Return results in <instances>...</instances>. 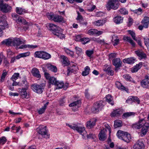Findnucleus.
Instances as JSON below:
<instances>
[{
  "label": "nucleus",
  "instance_id": "f257e3e1",
  "mask_svg": "<svg viewBox=\"0 0 149 149\" xmlns=\"http://www.w3.org/2000/svg\"><path fill=\"white\" fill-rule=\"evenodd\" d=\"M117 135L119 138L127 143L130 142L131 139L130 135L127 132L120 130L118 131Z\"/></svg>",
  "mask_w": 149,
  "mask_h": 149
},
{
  "label": "nucleus",
  "instance_id": "f03ea898",
  "mask_svg": "<svg viewBox=\"0 0 149 149\" xmlns=\"http://www.w3.org/2000/svg\"><path fill=\"white\" fill-rule=\"evenodd\" d=\"M119 5V4L118 0H109L106 6L107 10H109L111 9H117Z\"/></svg>",
  "mask_w": 149,
  "mask_h": 149
},
{
  "label": "nucleus",
  "instance_id": "7ed1b4c3",
  "mask_svg": "<svg viewBox=\"0 0 149 149\" xmlns=\"http://www.w3.org/2000/svg\"><path fill=\"white\" fill-rule=\"evenodd\" d=\"M2 0H0V10L3 13H7L10 12L12 7L8 4L4 3Z\"/></svg>",
  "mask_w": 149,
  "mask_h": 149
},
{
  "label": "nucleus",
  "instance_id": "20e7f679",
  "mask_svg": "<svg viewBox=\"0 0 149 149\" xmlns=\"http://www.w3.org/2000/svg\"><path fill=\"white\" fill-rule=\"evenodd\" d=\"M34 56L36 57L42 58L45 60L48 59L51 57V56L49 54L45 52L40 51L36 52L34 53Z\"/></svg>",
  "mask_w": 149,
  "mask_h": 149
},
{
  "label": "nucleus",
  "instance_id": "39448f33",
  "mask_svg": "<svg viewBox=\"0 0 149 149\" xmlns=\"http://www.w3.org/2000/svg\"><path fill=\"white\" fill-rule=\"evenodd\" d=\"M103 102L102 101H99L95 103L91 110L93 113H95L98 112L99 110H101L104 106Z\"/></svg>",
  "mask_w": 149,
  "mask_h": 149
},
{
  "label": "nucleus",
  "instance_id": "423d86ee",
  "mask_svg": "<svg viewBox=\"0 0 149 149\" xmlns=\"http://www.w3.org/2000/svg\"><path fill=\"white\" fill-rule=\"evenodd\" d=\"M44 86L34 84L31 86V88L34 92L38 93H41L43 92Z\"/></svg>",
  "mask_w": 149,
  "mask_h": 149
},
{
  "label": "nucleus",
  "instance_id": "0eeeda50",
  "mask_svg": "<svg viewBox=\"0 0 149 149\" xmlns=\"http://www.w3.org/2000/svg\"><path fill=\"white\" fill-rule=\"evenodd\" d=\"M46 27L49 30L52 31L54 34V32H56L57 31H59L61 28L56 25L53 24L48 23L46 24Z\"/></svg>",
  "mask_w": 149,
  "mask_h": 149
},
{
  "label": "nucleus",
  "instance_id": "6e6552de",
  "mask_svg": "<svg viewBox=\"0 0 149 149\" xmlns=\"http://www.w3.org/2000/svg\"><path fill=\"white\" fill-rule=\"evenodd\" d=\"M38 133L44 138H49V136L48 134V133L46 130V126L40 127Z\"/></svg>",
  "mask_w": 149,
  "mask_h": 149
},
{
  "label": "nucleus",
  "instance_id": "1a4fd4ad",
  "mask_svg": "<svg viewBox=\"0 0 149 149\" xmlns=\"http://www.w3.org/2000/svg\"><path fill=\"white\" fill-rule=\"evenodd\" d=\"M112 64L115 66V70L117 71L119 67L122 65V62L120 59L118 58L114 59L112 61Z\"/></svg>",
  "mask_w": 149,
  "mask_h": 149
},
{
  "label": "nucleus",
  "instance_id": "9d476101",
  "mask_svg": "<svg viewBox=\"0 0 149 149\" xmlns=\"http://www.w3.org/2000/svg\"><path fill=\"white\" fill-rule=\"evenodd\" d=\"M107 130L105 129L101 130L98 135L99 139L100 141H104L107 139Z\"/></svg>",
  "mask_w": 149,
  "mask_h": 149
},
{
  "label": "nucleus",
  "instance_id": "9b49d317",
  "mask_svg": "<svg viewBox=\"0 0 149 149\" xmlns=\"http://www.w3.org/2000/svg\"><path fill=\"white\" fill-rule=\"evenodd\" d=\"M102 32V31H98L97 30L91 29L88 31L87 33L91 36H99L101 35Z\"/></svg>",
  "mask_w": 149,
  "mask_h": 149
},
{
  "label": "nucleus",
  "instance_id": "f8f14e48",
  "mask_svg": "<svg viewBox=\"0 0 149 149\" xmlns=\"http://www.w3.org/2000/svg\"><path fill=\"white\" fill-rule=\"evenodd\" d=\"M149 127V123H145L141 130L140 135L141 136H143L146 134Z\"/></svg>",
  "mask_w": 149,
  "mask_h": 149
},
{
  "label": "nucleus",
  "instance_id": "ddd939ff",
  "mask_svg": "<svg viewBox=\"0 0 149 149\" xmlns=\"http://www.w3.org/2000/svg\"><path fill=\"white\" fill-rule=\"evenodd\" d=\"M76 130L84 137V138L87 135L86 132L85 131V128L84 127L78 126Z\"/></svg>",
  "mask_w": 149,
  "mask_h": 149
},
{
  "label": "nucleus",
  "instance_id": "4468645a",
  "mask_svg": "<svg viewBox=\"0 0 149 149\" xmlns=\"http://www.w3.org/2000/svg\"><path fill=\"white\" fill-rule=\"evenodd\" d=\"M25 41H22L19 38H16L12 40V45L18 46L20 44L24 43Z\"/></svg>",
  "mask_w": 149,
  "mask_h": 149
},
{
  "label": "nucleus",
  "instance_id": "2eb2a0df",
  "mask_svg": "<svg viewBox=\"0 0 149 149\" xmlns=\"http://www.w3.org/2000/svg\"><path fill=\"white\" fill-rule=\"evenodd\" d=\"M28 88V87H25L22 88L20 91L19 93L20 95L23 98H28L29 97V95H28L26 90Z\"/></svg>",
  "mask_w": 149,
  "mask_h": 149
},
{
  "label": "nucleus",
  "instance_id": "dca6fc26",
  "mask_svg": "<svg viewBox=\"0 0 149 149\" xmlns=\"http://www.w3.org/2000/svg\"><path fill=\"white\" fill-rule=\"evenodd\" d=\"M134 149H144L145 146L143 142L138 141L134 146Z\"/></svg>",
  "mask_w": 149,
  "mask_h": 149
},
{
  "label": "nucleus",
  "instance_id": "f3484780",
  "mask_svg": "<svg viewBox=\"0 0 149 149\" xmlns=\"http://www.w3.org/2000/svg\"><path fill=\"white\" fill-rule=\"evenodd\" d=\"M96 121V119L95 118L91 119L89 121L87 122V127L89 129L93 127L95 125Z\"/></svg>",
  "mask_w": 149,
  "mask_h": 149
},
{
  "label": "nucleus",
  "instance_id": "a211bd4d",
  "mask_svg": "<svg viewBox=\"0 0 149 149\" xmlns=\"http://www.w3.org/2000/svg\"><path fill=\"white\" fill-rule=\"evenodd\" d=\"M136 54L140 58H145L146 57V54L141 50H138L135 52Z\"/></svg>",
  "mask_w": 149,
  "mask_h": 149
},
{
  "label": "nucleus",
  "instance_id": "6ab92c4d",
  "mask_svg": "<svg viewBox=\"0 0 149 149\" xmlns=\"http://www.w3.org/2000/svg\"><path fill=\"white\" fill-rule=\"evenodd\" d=\"M31 73L33 76L38 78H40L41 75L39 73V71L37 68H33L32 70Z\"/></svg>",
  "mask_w": 149,
  "mask_h": 149
},
{
  "label": "nucleus",
  "instance_id": "aec40b11",
  "mask_svg": "<svg viewBox=\"0 0 149 149\" xmlns=\"http://www.w3.org/2000/svg\"><path fill=\"white\" fill-rule=\"evenodd\" d=\"M141 23L144 27L147 28L149 24V17H145L142 21Z\"/></svg>",
  "mask_w": 149,
  "mask_h": 149
},
{
  "label": "nucleus",
  "instance_id": "412c9836",
  "mask_svg": "<svg viewBox=\"0 0 149 149\" xmlns=\"http://www.w3.org/2000/svg\"><path fill=\"white\" fill-rule=\"evenodd\" d=\"M77 68L75 65H72L71 67H68V69L67 74L69 75L70 72H74L77 70Z\"/></svg>",
  "mask_w": 149,
  "mask_h": 149
},
{
  "label": "nucleus",
  "instance_id": "4be33fe9",
  "mask_svg": "<svg viewBox=\"0 0 149 149\" xmlns=\"http://www.w3.org/2000/svg\"><path fill=\"white\" fill-rule=\"evenodd\" d=\"M62 30L61 28V30L58 31H57L56 32H54V34L56 36L62 39L65 38V36L64 34H63L62 32Z\"/></svg>",
  "mask_w": 149,
  "mask_h": 149
},
{
  "label": "nucleus",
  "instance_id": "5701e85b",
  "mask_svg": "<svg viewBox=\"0 0 149 149\" xmlns=\"http://www.w3.org/2000/svg\"><path fill=\"white\" fill-rule=\"evenodd\" d=\"M49 103V102H47L42 107L37 110L39 114H41L44 113L45 109L47 108V107L48 104Z\"/></svg>",
  "mask_w": 149,
  "mask_h": 149
},
{
  "label": "nucleus",
  "instance_id": "b1692460",
  "mask_svg": "<svg viewBox=\"0 0 149 149\" xmlns=\"http://www.w3.org/2000/svg\"><path fill=\"white\" fill-rule=\"evenodd\" d=\"M1 43L2 45L8 46L12 45V40L9 38L5 39L1 42Z\"/></svg>",
  "mask_w": 149,
  "mask_h": 149
},
{
  "label": "nucleus",
  "instance_id": "393cba45",
  "mask_svg": "<svg viewBox=\"0 0 149 149\" xmlns=\"http://www.w3.org/2000/svg\"><path fill=\"white\" fill-rule=\"evenodd\" d=\"M142 65V63L140 62L136 65L131 70L132 72H137L139 69L141 68Z\"/></svg>",
  "mask_w": 149,
  "mask_h": 149
},
{
  "label": "nucleus",
  "instance_id": "a878e982",
  "mask_svg": "<svg viewBox=\"0 0 149 149\" xmlns=\"http://www.w3.org/2000/svg\"><path fill=\"white\" fill-rule=\"evenodd\" d=\"M55 84H56L55 86H57L58 88H59L63 87L64 88L66 89V88L68 85V84H67V85H65L66 86H65L64 85V83L63 82L59 81H57Z\"/></svg>",
  "mask_w": 149,
  "mask_h": 149
},
{
  "label": "nucleus",
  "instance_id": "bb28decb",
  "mask_svg": "<svg viewBox=\"0 0 149 149\" xmlns=\"http://www.w3.org/2000/svg\"><path fill=\"white\" fill-rule=\"evenodd\" d=\"M123 19V17L117 16L114 18L113 21L116 24H118L122 23Z\"/></svg>",
  "mask_w": 149,
  "mask_h": 149
},
{
  "label": "nucleus",
  "instance_id": "cd10ccee",
  "mask_svg": "<svg viewBox=\"0 0 149 149\" xmlns=\"http://www.w3.org/2000/svg\"><path fill=\"white\" fill-rule=\"evenodd\" d=\"M130 101H132V102H136L139 104L140 102V100L139 98L136 97L134 96H131L126 101V102L127 103H129Z\"/></svg>",
  "mask_w": 149,
  "mask_h": 149
},
{
  "label": "nucleus",
  "instance_id": "c85d7f7f",
  "mask_svg": "<svg viewBox=\"0 0 149 149\" xmlns=\"http://www.w3.org/2000/svg\"><path fill=\"white\" fill-rule=\"evenodd\" d=\"M123 39L130 42L132 46H135V42L132 40L130 37L128 36H124L123 37Z\"/></svg>",
  "mask_w": 149,
  "mask_h": 149
},
{
  "label": "nucleus",
  "instance_id": "c756f323",
  "mask_svg": "<svg viewBox=\"0 0 149 149\" xmlns=\"http://www.w3.org/2000/svg\"><path fill=\"white\" fill-rule=\"evenodd\" d=\"M141 86L144 88H149V81L146 80H143L141 82Z\"/></svg>",
  "mask_w": 149,
  "mask_h": 149
},
{
  "label": "nucleus",
  "instance_id": "7c9ffc66",
  "mask_svg": "<svg viewBox=\"0 0 149 149\" xmlns=\"http://www.w3.org/2000/svg\"><path fill=\"white\" fill-rule=\"evenodd\" d=\"M106 101L112 105H113L114 103L113 101V98L111 95H106Z\"/></svg>",
  "mask_w": 149,
  "mask_h": 149
},
{
  "label": "nucleus",
  "instance_id": "2f4dec72",
  "mask_svg": "<svg viewBox=\"0 0 149 149\" xmlns=\"http://www.w3.org/2000/svg\"><path fill=\"white\" fill-rule=\"evenodd\" d=\"M135 59L133 58H128L123 60L124 63H127L129 64H132L134 63Z\"/></svg>",
  "mask_w": 149,
  "mask_h": 149
},
{
  "label": "nucleus",
  "instance_id": "473e14b6",
  "mask_svg": "<svg viewBox=\"0 0 149 149\" xmlns=\"http://www.w3.org/2000/svg\"><path fill=\"white\" fill-rule=\"evenodd\" d=\"M81 104V101L79 100L70 103L69 104V106L70 107H78Z\"/></svg>",
  "mask_w": 149,
  "mask_h": 149
},
{
  "label": "nucleus",
  "instance_id": "72a5a7b5",
  "mask_svg": "<svg viewBox=\"0 0 149 149\" xmlns=\"http://www.w3.org/2000/svg\"><path fill=\"white\" fill-rule=\"evenodd\" d=\"M63 20L62 17L58 15H54L53 20L55 22H60Z\"/></svg>",
  "mask_w": 149,
  "mask_h": 149
},
{
  "label": "nucleus",
  "instance_id": "f704fd0d",
  "mask_svg": "<svg viewBox=\"0 0 149 149\" xmlns=\"http://www.w3.org/2000/svg\"><path fill=\"white\" fill-rule=\"evenodd\" d=\"M115 84L116 87L118 89L126 91V88L123 86L120 82L118 81H116V82Z\"/></svg>",
  "mask_w": 149,
  "mask_h": 149
},
{
  "label": "nucleus",
  "instance_id": "c9c22d12",
  "mask_svg": "<svg viewBox=\"0 0 149 149\" xmlns=\"http://www.w3.org/2000/svg\"><path fill=\"white\" fill-rule=\"evenodd\" d=\"M47 66L48 70L54 72H57V69L56 66L51 65V64H48Z\"/></svg>",
  "mask_w": 149,
  "mask_h": 149
},
{
  "label": "nucleus",
  "instance_id": "e433bc0d",
  "mask_svg": "<svg viewBox=\"0 0 149 149\" xmlns=\"http://www.w3.org/2000/svg\"><path fill=\"white\" fill-rule=\"evenodd\" d=\"M120 111L119 109L115 110L111 113V117H117L119 116L120 114Z\"/></svg>",
  "mask_w": 149,
  "mask_h": 149
},
{
  "label": "nucleus",
  "instance_id": "4c0bfd02",
  "mask_svg": "<svg viewBox=\"0 0 149 149\" xmlns=\"http://www.w3.org/2000/svg\"><path fill=\"white\" fill-rule=\"evenodd\" d=\"M135 113L134 112H127L124 113L122 116L123 118H127L129 116H134Z\"/></svg>",
  "mask_w": 149,
  "mask_h": 149
},
{
  "label": "nucleus",
  "instance_id": "58836bf2",
  "mask_svg": "<svg viewBox=\"0 0 149 149\" xmlns=\"http://www.w3.org/2000/svg\"><path fill=\"white\" fill-rule=\"evenodd\" d=\"M90 70V68L88 66H86L84 69V71L83 72L82 74L83 76H86L88 75Z\"/></svg>",
  "mask_w": 149,
  "mask_h": 149
},
{
  "label": "nucleus",
  "instance_id": "ea45409f",
  "mask_svg": "<svg viewBox=\"0 0 149 149\" xmlns=\"http://www.w3.org/2000/svg\"><path fill=\"white\" fill-rule=\"evenodd\" d=\"M37 46L30 45H24L20 46L19 48L20 49H26L27 47L30 48H35L37 47Z\"/></svg>",
  "mask_w": 149,
  "mask_h": 149
},
{
  "label": "nucleus",
  "instance_id": "a19ab883",
  "mask_svg": "<svg viewBox=\"0 0 149 149\" xmlns=\"http://www.w3.org/2000/svg\"><path fill=\"white\" fill-rule=\"evenodd\" d=\"M57 81L56 78L54 77H52L49 78L48 82L50 85L52 84L55 85V83H56Z\"/></svg>",
  "mask_w": 149,
  "mask_h": 149
},
{
  "label": "nucleus",
  "instance_id": "79ce46f5",
  "mask_svg": "<svg viewBox=\"0 0 149 149\" xmlns=\"http://www.w3.org/2000/svg\"><path fill=\"white\" fill-rule=\"evenodd\" d=\"M63 64L65 66H67L69 64V61L67 57L64 56H63L62 58Z\"/></svg>",
  "mask_w": 149,
  "mask_h": 149
},
{
  "label": "nucleus",
  "instance_id": "37998d69",
  "mask_svg": "<svg viewBox=\"0 0 149 149\" xmlns=\"http://www.w3.org/2000/svg\"><path fill=\"white\" fill-rule=\"evenodd\" d=\"M104 23L105 22L103 20L100 19L94 22L93 24L96 26H100L103 25Z\"/></svg>",
  "mask_w": 149,
  "mask_h": 149
},
{
  "label": "nucleus",
  "instance_id": "c03bdc74",
  "mask_svg": "<svg viewBox=\"0 0 149 149\" xmlns=\"http://www.w3.org/2000/svg\"><path fill=\"white\" fill-rule=\"evenodd\" d=\"M16 13L19 15H22L25 13L24 9L20 7H17L16 8Z\"/></svg>",
  "mask_w": 149,
  "mask_h": 149
},
{
  "label": "nucleus",
  "instance_id": "a18cd8bd",
  "mask_svg": "<svg viewBox=\"0 0 149 149\" xmlns=\"http://www.w3.org/2000/svg\"><path fill=\"white\" fill-rule=\"evenodd\" d=\"M131 127L134 129H139L142 127V125H139L138 123L132 124Z\"/></svg>",
  "mask_w": 149,
  "mask_h": 149
},
{
  "label": "nucleus",
  "instance_id": "49530a36",
  "mask_svg": "<svg viewBox=\"0 0 149 149\" xmlns=\"http://www.w3.org/2000/svg\"><path fill=\"white\" fill-rule=\"evenodd\" d=\"M121 121L120 120H117L114 121V126L115 128L120 127L121 126Z\"/></svg>",
  "mask_w": 149,
  "mask_h": 149
},
{
  "label": "nucleus",
  "instance_id": "de8ad7c7",
  "mask_svg": "<svg viewBox=\"0 0 149 149\" xmlns=\"http://www.w3.org/2000/svg\"><path fill=\"white\" fill-rule=\"evenodd\" d=\"M19 74L18 73H15L12 76L11 78V79L13 80V81H15L17 79L19 76Z\"/></svg>",
  "mask_w": 149,
  "mask_h": 149
},
{
  "label": "nucleus",
  "instance_id": "09e8293b",
  "mask_svg": "<svg viewBox=\"0 0 149 149\" xmlns=\"http://www.w3.org/2000/svg\"><path fill=\"white\" fill-rule=\"evenodd\" d=\"M75 49L76 50V54L78 56L80 55L82 52V49L78 47H76Z\"/></svg>",
  "mask_w": 149,
  "mask_h": 149
},
{
  "label": "nucleus",
  "instance_id": "8fccbe9b",
  "mask_svg": "<svg viewBox=\"0 0 149 149\" xmlns=\"http://www.w3.org/2000/svg\"><path fill=\"white\" fill-rule=\"evenodd\" d=\"M65 102V97H63L60 99L59 101V105L61 106H63L64 105Z\"/></svg>",
  "mask_w": 149,
  "mask_h": 149
},
{
  "label": "nucleus",
  "instance_id": "3c124183",
  "mask_svg": "<svg viewBox=\"0 0 149 149\" xmlns=\"http://www.w3.org/2000/svg\"><path fill=\"white\" fill-rule=\"evenodd\" d=\"M144 40L145 44L147 47L148 51H149V39L147 38H144Z\"/></svg>",
  "mask_w": 149,
  "mask_h": 149
},
{
  "label": "nucleus",
  "instance_id": "603ef678",
  "mask_svg": "<svg viewBox=\"0 0 149 149\" xmlns=\"http://www.w3.org/2000/svg\"><path fill=\"white\" fill-rule=\"evenodd\" d=\"M65 52L68 55L70 56L71 57H73L74 56V52L71 51H70L68 49H65Z\"/></svg>",
  "mask_w": 149,
  "mask_h": 149
},
{
  "label": "nucleus",
  "instance_id": "864d4df0",
  "mask_svg": "<svg viewBox=\"0 0 149 149\" xmlns=\"http://www.w3.org/2000/svg\"><path fill=\"white\" fill-rule=\"evenodd\" d=\"M7 139L5 136H2L0 138V145H3L6 142Z\"/></svg>",
  "mask_w": 149,
  "mask_h": 149
},
{
  "label": "nucleus",
  "instance_id": "5fc2aeb1",
  "mask_svg": "<svg viewBox=\"0 0 149 149\" xmlns=\"http://www.w3.org/2000/svg\"><path fill=\"white\" fill-rule=\"evenodd\" d=\"M129 32L130 35H131L132 38L135 41H137L136 38L135 36V33L132 31L130 30L129 31Z\"/></svg>",
  "mask_w": 149,
  "mask_h": 149
},
{
  "label": "nucleus",
  "instance_id": "6e6d98bb",
  "mask_svg": "<svg viewBox=\"0 0 149 149\" xmlns=\"http://www.w3.org/2000/svg\"><path fill=\"white\" fill-rule=\"evenodd\" d=\"M7 72L6 71L4 72V71H3L1 77V79L0 80V82H2L4 81L5 78L6 76L7 75Z\"/></svg>",
  "mask_w": 149,
  "mask_h": 149
},
{
  "label": "nucleus",
  "instance_id": "4d7b16f0",
  "mask_svg": "<svg viewBox=\"0 0 149 149\" xmlns=\"http://www.w3.org/2000/svg\"><path fill=\"white\" fill-rule=\"evenodd\" d=\"M21 86H24L26 87H28V83L26 81V80L25 79H24L22 81L21 83Z\"/></svg>",
  "mask_w": 149,
  "mask_h": 149
},
{
  "label": "nucleus",
  "instance_id": "13d9d810",
  "mask_svg": "<svg viewBox=\"0 0 149 149\" xmlns=\"http://www.w3.org/2000/svg\"><path fill=\"white\" fill-rule=\"evenodd\" d=\"M90 41V39L88 38H83L81 39V41L82 43L85 44L88 43Z\"/></svg>",
  "mask_w": 149,
  "mask_h": 149
},
{
  "label": "nucleus",
  "instance_id": "bf43d9fd",
  "mask_svg": "<svg viewBox=\"0 0 149 149\" xmlns=\"http://www.w3.org/2000/svg\"><path fill=\"white\" fill-rule=\"evenodd\" d=\"M94 52L93 50H87L86 52V54L89 57H90Z\"/></svg>",
  "mask_w": 149,
  "mask_h": 149
},
{
  "label": "nucleus",
  "instance_id": "052dcab7",
  "mask_svg": "<svg viewBox=\"0 0 149 149\" xmlns=\"http://www.w3.org/2000/svg\"><path fill=\"white\" fill-rule=\"evenodd\" d=\"M124 78L127 81H131L132 79L131 77L128 74H125L123 76Z\"/></svg>",
  "mask_w": 149,
  "mask_h": 149
},
{
  "label": "nucleus",
  "instance_id": "680f3d73",
  "mask_svg": "<svg viewBox=\"0 0 149 149\" xmlns=\"http://www.w3.org/2000/svg\"><path fill=\"white\" fill-rule=\"evenodd\" d=\"M7 22L5 20H0V26H5L7 25Z\"/></svg>",
  "mask_w": 149,
  "mask_h": 149
},
{
  "label": "nucleus",
  "instance_id": "e2e57ef3",
  "mask_svg": "<svg viewBox=\"0 0 149 149\" xmlns=\"http://www.w3.org/2000/svg\"><path fill=\"white\" fill-rule=\"evenodd\" d=\"M47 16L48 18L49 19L53 20V17H54V15L53 13H47Z\"/></svg>",
  "mask_w": 149,
  "mask_h": 149
},
{
  "label": "nucleus",
  "instance_id": "0e129e2a",
  "mask_svg": "<svg viewBox=\"0 0 149 149\" xmlns=\"http://www.w3.org/2000/svg\"><path fill=\"white\" fill-rule=\"evenodd\" d=\"M119 11L122 14L126 15L128 13L127 11L124 8L120 9L119 10Z\"/></svg>",
  "mask_w": 149,
  "mask_h": 149
},
{
  "label": "nucleus",
  "instance_id": "69168bd1",
  "mask_svg": "<svg viewBox=\"0 0 149 149\" xmlns=\"http://www.w3.org/2000/svg\"><path fill=\"white\" fill-rule=\"evenodd\" d=\"M97 42L99 43L102 45H104L105 44H106L107 45H109V43H106V42L104 40H97Z\"/></svg>",
  "mask_w": 149,
  "mask_h": 149
},
{
  "label": "nucleus",
  "instance_id": "338daca9",
  "mask_svg": "<svg viewBox=\"0 0 149 149\" xmlns=\"http://www.w3.org/2000/svg\"><path fill=\"white\" fill-rule=\"evenodd\" d=\"M112 41L113 45L115 46L118 45L119 41V39H116L114 40H112Z\"/></svg>",
  "mask_w": 149,
  "mask_h": 149
},
{
  "label": "nucleus",
  "instance_id": "774afa93",
  "mask_svg": "<svg viewBox=\"0 0 149 149\" xmlns=\"http://www.w3.org/2000/svg\"><path fill=\"white\" fill-rule=\"evenodd\" d=\"M43 70H44V71L45 72V77L47 79L49 80V78L51 77H50L49 74L48 73L46 72L45 70H44V68H43Z\"/></svg>",
  "mask_w": 149,
  "mask_h": 149
}]
</instances>
